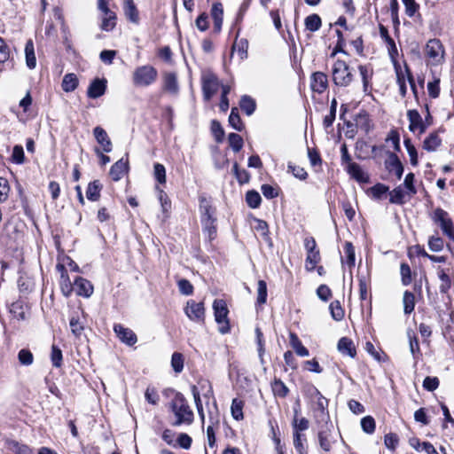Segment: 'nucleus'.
I'll list each match as a JSON object with an SVG mask.
<instances>
[{"label": "nucleus", "mask_w": 454, "mask_h": 454, "mask_svg": "<svg viewBox=\"0 0 454 454\" xmlns=\"http://www.w3.org/2000/svg\"><path fill=\"white\" fill-rule=\"evenodd\" d=\"M124 12H125L127 19L129 21H131L135 24L138 23V21H139L138 11L132 0H127L125 2Z\"/></svg>", "instance_id": "nucleus-34"}, {"label": "nucleus", "mask_w": 454, "mask_h": 454, "mask_svg": "<svg viewBox=\"0 0 454 454\" xmlns=\"http://www.w3.org/2000/svg\"><path fill=\"white\" fill-rule=\"evenodd\" d=\"M177 286L179 292L184 295H192L193 294V286L192 283L185 279L182 278L177 281Z\"/></svg>", "instance_id": "nucleus-59"}, {"label": "nucleus", "mask_w": 454, "mask_h": 454, "mask_svg": "<svg viewBox=\"0 0 454 454\" xmlns=\"http://www.w3.org/2000/svg\"><path fill=\"white\" fill-rule=\"evenodd\" d=\"M228 142L235 153H239L244 145L242 137L237 133H230L228 136Z\"/></svg>", "instance_id": "nucleus-45"}, {"label": "nucleus", "mask_w": 454, "mask_h": 454, "mask_svg": "<svg viewBox=\"0 0 454 454\" xmlns=\"http://www.w3.org/2000/svg\"><path fill=\"white\" fill-rule=\"evenodd\" d=\"M239 106L242 111L247 114V115H251L255 111L256 104L251 97L244 95L241 97Z\"/></svg>", "instance_id": "nucleus-40"}, {"label": "nucleus", "mask_w": 454, "mask_h": 454, "mask_svg": "<svg viewBox=\"0 0 454 454\" xmlns=\"http://www.w3.org/2000/svg\"><path fill=\"white\" fill-rule=\"evenodd\" d=\"M163 90L173 95H176L179 91L177 77L175 73H165L163 75Z\"/></svg>", "instance_id": "nucleus-21"}, {"label": "nucleus", "mask_w": 454, "mask_h": 454, "mask_svg": "<svg viewBox=\"0 0 454 454\" xmlns=\"http://www.w3.org/2000/svg\"><path fill=\"white\" fill-rule=\"evenodd\" d=\"M294 417L293 419L294 433H301L309 428V422L306 418L298 419L299 410L294 408Z\"/></svg>", "instance_id": "nucleus-36"}, {"label": "nucleus", "mask_w": 454, "mask_h": 454, "mask_svg": "<svg viewBox=\"0 0 454 454\" xmlns=\"http://www.w3.org/2000/svg\"><path fill=\"white\" fill-rule=\"evenodd\" d=\"M114 331L119 340L129 346H133L137 341L136 333L131 329L126 328L121 324H115L114 325Z\"/></svg>", "instance_id": "nucleus-12"}, {"label": "nucleus", "mask_w": 454, "mask_h": 454, "mask_svg": "<svg viewBox=\"0 0 454 454\" xmlns=\"http://www.w3.org/2000/svg\"><path fill=\"white\" fill-rule=\"evenodd\" d=\"M106 90V80L95 78L89 85L87 96L90 98H98L103 96Z\"/></svg>", "instance_id": "nucleus-15"}, {"label": "nucleus", "mask_w": 454, "mask_h": 454, "mask_svg": "<svg viewBox=\"0 0 454 454\" xmlns=\"http://www.w3.org/2000/svg\"><path fill=\"white\" fill-rule=\"evenodd\" d=\"M62 351L56 345L51 346V360L52 365L56 368H59L62 365Z\"/></svg>", "instance_id": "nucleus-52"}, {"label": "nucleus", "mask_w": 454, "mask_h": 454, "mask_svg": "<svg viewBox=\"0 0 454 454\" xmlns=\"http://www.w3.org/2000/svg\"><path fill=\"white\" fill-rule=\"evenodd\" d=\"M304 247L308 254L306 258V269L308 270H313L321 259L315 239L312 237L306 238Z\"/></svg>", "instance_id": "nucleus-7"}, {"label": "nucleus", "mask_w": 454, "mask_h": 454, "mask_svg": "<svg viewBox=\"0 0 454 454\" xmlns=\"http://www.w3.org/2000/svg\"><path fill=\"white\" fill-rule=\"evenodd\" d=\"M444 241L441 237L431 236L428 239L429 249L433 252H440L442 250Z\"/></svg>", "instance_id": "nucleus-56"}, {"label": "nucleus", "mask_w": 454, "mask_h": 454, "mask_svg": "<svg viewBox=\"0 0 454 454\" xmlns=\"http://www.w3.org/2000/svg\"><path fill=\"white\" fill-rule=\"evenodd\" d=\"M267 301V284L264 280H259L257 286V303L262 305Z\"/></svg>", "instance_id": "nucleus-53"}, {"label": "nucleus", "mask_w": 454, "mask_h": 454, "mask_svg": "<svg viewBox=\"0 0 454 454\" xmlns=\"http://www.w3.org/2000/svg\"><path fill=\"white\" fill-rule=\"evenodd\" d=\"M216 219H205L201 220L202 229L207 234L208 239L212 240L216 235Z\"/></svg>", "instance_id": "nucleus-41"}, {"label": "nucleus", "mask_w": 454, "mask_h": 454, "mask_svg": "<svg viewBox=\"0 0 454 454\" xmlns=\"http://www.w3.org/2000/svg\"><path fill=\"white\" fill-rule=\"evenodd\" d=\"M18 359L20 364L29 366L34 362V356L30 350L22 348L18 353Z\"/></svg>", "instance_id": "nucleus-48"}, {"label": "nucleus", "mask_w": 454, "mask_h": 454, "mask_svg": "<svg viewBox=\"0 0 454 454\" xmlns=\"http://www.w3.org/2000/svg\"><path fill=\"white\" fill-rule=\"evenodd\" d=\"M171 366L175 372L180 373L184 369V356L181 353L175 352L171 357Z\"/></svg>", "instance_id": "nucleus-51"}, {"label": "nucleus", "mask_w": 454, "mask_h": 454, "mask_svg": "<svg viewBox=\"0 0 454 454\" xmlns=\"http://www.w3.org/2000/svg\"><path fill=\"white\" fill-rule=\"evenodd\" d=\"M380 35L387 44L389 56L391 59H395L398 55L397 47L394 39L389 35L387 28L383 25H380Z\"/></svg>", "instance_id": "nucleus-23"}, {"label": "nucleus", "mask_w": 454, "mask_h": 454, "mask_svg": "<svg viewBox=\"0 0 454 454\" xmlns=\"http://www.w3.org/2000/svg\"><path fill=\"white\" fill-rule=\"evenodd\" d=\"M402 2L404 5L406 15L409 17H413L418 12L419 5L416 3L415 0H402Z\"/></svg>", "instance_id": "nucleus-62"}, {"label": "nucleus", "mask_w": 454, "mask_h": 454, "mask_svg": "<svg viewBox=\"0 0 454 454\" xmlns=\"http://www.w3.org/2000/svg\"><path fill=\"white\" fill-rule=\"evenodd\" d=\"M158 78V71L151 65L137 67L132 74V82L137 87H148Z\"/></svg>", "instance_id": "nucleus-2"}, {"label": "nucleus", "mask_w": 454, "mask_h": 454, "mask_svg": "<svg viewBox=\"0 0 454 454\" xmlns=\"http://www.w3.org/2000/svg\"><path fill=\"white\" fill-rule=\"evenodd\" d=\"M442 144V139L436 131L432 132L423 142V149L427 152H434Z\"/></svg>", "instance_id": "nucleus-29"}, {"label": "nucleus", "mask_w": 454, "mask_h": 454, "mask_svg": "<svg viewBox=\"0 0 454 454\" xmlns=\"http://www.w3.org/2000/svg\"><path fill=\"white\" fill-rule=\"evenodd\" d=\"M153 175L158 183L161 184L166 183V168L162 164L154 163Z\"/></svg>", "instance_id": "nucleus-55"}, {"label": "nucleus", "mask_w": 454, "mask_h": 454, "mask_svg": "<svg viewBox=\"0 0 454 454\" xmlns=\"http://www.w3.org/2000/svg\"><path fill=\"white\" fill-rule=\"evenodd\" d=\"M425 54L432 64L441 63L444 54L441 41L439 39H430L426 44Z\"/></svg>", "instance_id": "nucleus-8"}, {"label": "nucleus", "mask_w": 454, "mask_h": 454, "mask_svg": "<svg viewBox=\"0 0 454 454\" xmlns=\"http://www.w3.org/2000/svg\"><path fill=\"white\" fill-rule=\"evenodd\" d=\"M403 143H404V146L407 150V153L410 156L411 164L412 166H417L418 165V153H417L415 146L412 145L410 138H405Z\"/></svg>", "instance_id": "nucleus-49"}, {"label": "nucleus", "mask_w": 454, "mask_h": 454, "mask_svg": "<svg viewBox=\"0 0 454 454\" xmlns=\"http://www.w3.org/2000/svg\"><path fill=\"white\" fill-rule=\"evenodd\" d=\"M309 393L310 397L317 400L315 416L317 425H320L324 422H330V416L328 412V399L325 398L315 386L309 387Z\"/></svg>", "instance_id": "nucleus-3"}, {"label": "nucleus", "mask_w": 454, "mask_h": 454, "mask_svg": "<svg viewBox=\"0 0 454 454\" xmlns=\"http://www.w3.org/2000/svg\"><path fill=\"white\" fill-rule=\"evenodd\" d=\"M270 385L276 397L285 398L290 392L287 386L279 378L275 377Z\"/></svg>", "instance_id": "nucleus-28"}, {"label": "nucleus", "mask_w": 454, "mask_h": 454, "mask_svg": "<svg viewBox=\"0 0 454 454\" xmlns=\"http://www.w3.org/2000/svg\"><path fill=\"white\" fill-rule=\"evenodd\" d=\"M289 337L290 344L298 356H308L309 355L308 348L302 345L301 341L294 333H290Z\"/></svg>", "instance_id": "nucleus-33"}, {"label": "nucleus", "mask_w": 454, "mask_h": 454, "mask_svg": "<svg viewBox=\"0 0 454 454\" xmlns=\"http://www.w3.org/2000/svg\"><path fill=\"white\" fill-rule=\"evenodd\" d=\"M407 118L410 121V131L415 132L419 129V133L422 134L427 130V124L423 121L421 115L417 110H409L407 112Z\"/></svg>", "instance_id": "nucleus-14"}, {"label": "nucleus", "mask_w": 454, "mask_h": 454, "mask_svg": "<svg viewBox=\"0 0 454 454\" xmlns=\"http://www.w3.org/2000/svg\"><path fill=\"white\" fill-rule=\"evenodd\" d=\"M385 168L387 171L395 172L397 179H401L403 174V166L395 153L387 152V159L385 160Z\"/></svg>", "instance_id": "nucleus-13"}, {"label": "nucleus", "mask_w": 454, "mask_h": 454, "mask_svg": "<svg viewBox=\"0 0 454 454\" xmlns=\"http://www.w3.org/2000/svg\"><path fill=\"white\" fill-rule=\"evenodd\" d=\"M333 81L337 86L347 87L353 81V74L348 65L340 59H337L333 67Z\"/></svg>", "instance_id": "nucleus-4"}, {"label": "nucleus", "mask_w": 454, "mask_h": 454, "mask_svg": "<svg viewBox=\"0 0 454 454\" xmlns=\"http://www.w3.org/2000/svg\"><path fill=\"white\" fill-rule=\"evenodd\" d=\"M361 427L366 434H372L375 431V420L372 416H365L361 419Z\"/></svg>", "instance_id": "nucleus-57"}, {"label": "nucleus", "mask_w": 454, "mask_h": 454, "mask_svg": "<svg viewBox=\"0 0 454 454\" xmlns=\"http://www.w3.org/2000/svg\"><path fill=\"white\" fill-rule=\"evenodd\" d=\"M215 319L217 324L221 325L219 332L225 334L230 332V323L228 319L229 309L225 301L222 299L215 300L213 303Z\"/></svg>", "instance_id": "nucleus-5"}, {"label": "nucleus", "mask_w": 454, "mask_h": 454, "mask_svg": "<svg viewBox=\"0 0 454 454\" xmlns=\"http://www.w3.org/2000/svg\"><path fill=\"white\" fill-rule=\"evenodd\" d=\"M200 220L216 219L215 217V208L213 207L211 200L205 196L200 197Z\"/></svg>", "instance_id": "nucleus-20"}, {"label": "nucleus", "mask_w": 454, "mask_h": 454, "mask_svg": "<svg viewBox=\"0 0 454 454\" xmlns=\"http://www.w3.org/2000/svg\"><path fill=\"white\" fill-rule=\"evenodd\" d=\"M104 12V18L101 23V29L105 31H111L116 25V14L110 9L108 11H102Z\"/></svg>", "instance_id": "nucleus-32"}, {"label": "nucleus", "mask_w": 454, "mask_h": 454, "mask_svg": "<svg viewBox=\"0 0 454 454\" xmlns=\"http://www.w3.org/2000/svg\"><path fill=\"white\" fill-rule=\"evenodd\" d=\"M338 350L342 355H347L352 358H354L356 355V350L353 341L347 337H342L339 340Z\"/></svg>", "instance_id": "nucleus-24"}, {"label": "nucleus", "mask_w": 454, "mask_h": 454, "mask_svg": "<svg viewBox=\"0 0 454 454\" xmlns=\"http://www.w3.org/2000/svg\"><path fill=\"white\" fill-rule=\"evenodd\" d=\"M27 305L22 301H16L10 306V312L19 320H25L27 318Z\"/></svg>", "instance_id": "nucleus-26"}, {"label": "nucleus", "mask_w": 454, "mask_h": 454, "mask_svg": "<svg viewBox=\"0 0 454 454\" xmlns=\"http://www.w3.org/2000/svg\"><path fill=\"white\" fill-rule=\"evenodd\" d=\"M432 220L440 225L443 234L448 236L450 239L454 240L453 222L449 216L447 211L441 207L435 208L432 215Z\"/></svg>", "instance_id": "nucleus-6"}, {"label": "nucleus", "mask_w": 454, "mask_h": 454, "mask_svg": "<svg viewBox=\"0 0 454 454\" xmlns=\"http://www.w3.org/2000/svg\"><path fill=\"white\" fill-rule=\"evenodd\" d=\"M332 317L336 321H340L344 317V310L340 301H334L329 306Z\"/></svg>", "instance_id": "nucleus-50"}, {"label": "nucleus", "mask_w": 454, "mask_h": 454, "mask_svg": "<svg viewBox=\"0 0 454 454\" xmlns=\"http://www.w3.org/2000/svg\"><path fill=\"white\" fill-rule=\"evenodd\" d=\"M26 63L29 69H33L36 66V58L35 55V49L33 41L30 39L25 45Z\"/></svg>", "instance_id": "nucleus-35"}, {"label": "nucleus", "mask_w": 454, "mask_h": 454, "mask_svg": "<svg viewBox=\"0 0 454 454\" xmlns=\"http://www.w3.org/2000/svg\"><path fill=\"white\" fill-rule=\"evenodd\" d=\"M76 294L83 297H90L93 294V286L91 283L82 278L77 277L74 283Z\"/></svg>", "instance_id": "nucleus-19"}, {"label": "nucleus", "mask_w": 454, "mask_h": 454, "mask_svg": "<svg viewBox=\"0 0 454 454\" xmlns=\"http://www.w3.org/2000/svg\"><path fill=\"white\" fill-rule=\"evenodd\" d=\"M348 174L359 183H368L369 176L364 172L359 164L353 162L348 165Z\"/></svg>", "instance_id": "nucleus-25"}, {"label": "nucleus", "mask_w": 454, "mask_h": 454, "mask_svg": "<svg viewBox=\"0 0 454 454\" xmlns=\"http://www.w3.org/2000/svg\"><path fill=\"white\" fill-rule=\"evenodd\" d=\"M228 121L230 126H231L234 129L238 131H242L245 128L237 107L231 108Z\"/></svg>", "instance_id": "nucleus-39"}, {"label": "nucleus", "mask_w": 454, "mask_h": 454, "mask_svg": "<svg viewBox=\"0 0 454 454\" xmlns=\"http://www.w3.org/2000/svg\"><path fill=\"white\" fill-rule=\"evenodd\" d=\"M93 135L97 142L101 145L104 153H110L113 150V144L106 131L100 126H97L93 129Z\"/></svg>", "instance_id": "nucleus-16"}, {"label": "nucleus", "mask_w": 454, "mask_h": 454, "mask_svg": "<svg viewBox=\"0 0 454 454\" xmlns=\"http://www.w3.org/2000/svg\"><path fill=\"white\" fill-rule=\"evenodd\" d=\"M244 403L241 400L234 398L231 402V411L234 419L242 420L244 419L243 414Z\"/></svg>", "instance_id": "nucleus-42"}, {"label": "nucleus", "mask_w": 454, "mask_h": 454, "mask_svg": "<svg viewBox=\"0 0 454 454\" xmlns=\"http://www.w3.org/2000/svg\"><path fill=\"white\" fill-rule=\"evenodd\" d=\"M414 179H415L414 174L409 173L406 175L404 181H403V185L408 191L407 193L411 196L415 195L417 193V189L414 185Z\"/></svg>", "instance_id": "nucleus-60"}, {"label": "nucleus", "mask_w": 454, "mask_h": 454, "mask_svg": "<svg viewBox=\"0 0 454 454\" xmlns=\"http://www.w3.org/2000/svg\"><path fill=\"white\" fill-rule=\"evenodd\" d=\"M335 33L338 37V41L336 43L335 47L333 48V52L331 53V57H334L339 52L347 54V52L343 49V47L345 45V40H344L342 32L340 30L337 29L335 31Z\"/></svg>", "instance_id": "nucleus-58"}, {"label": "nucleus", "mask_w": 454, "mask_h": 454, "mask_svg": "<svg viewBox=\"0 0 454 454\" xmlns=\"http://www.w3.org/2000/svg\"><path fill=\"white\" fill-rule=\"evenodd\" d=\"M11 450L15 454H34L32 449H30L27 445L20 444L17 442H13Z\"/></svg>", "instance_id": "nucleus-64"}, {"label": "nucleus", "mask_w": 454, "mask_h": 454, "mask_svg": "<svg viewBox=\"0 0 454 454\" xmlns=\"http://www.w3.org/2000/svg\"><path fill=\"white\" fill-rule=\"evenodd\" d=\"M211 131L212 134L217 143H222L224 139V130L221 125V123L216 121L213 120L211 122Z\"/></svg>", "instance_id": "nucleus-47"}, {"label": "nucleus", "mask_w": 454, "mask_h": 454, "mask_svg": "<svg viewBox=\"0 0 454 454\" xmlns=\"http://www.w3.org/2000/svg\"><path fill=\"white\" fill-rule=\"evenodd\" d=\"M403 310L405 314H411L415 308V296L410 291H405L403 298Z\"/></svg>", "instance_id": "nucleus-44"}, {"label": "nucleus", "mask_w": 454, "mask_h": 454, "mask_svg": "<svg viewBox=\"0 0 454 454\" xmlns=\"http://www.w3.org/2000/svg\"><path fill=\"white\" fill-rule=\"evenodd\" d=\"M402 276V283L404 286H408L411 282V268L407 263H402L400 268Z\"/></svg>", "instance_id": "nucleus-63"}, {"label": "nucleus", "mask_w": 454, "mask_h": 454, "mask_svg": "<svg viewBox=\"0 0 454 454\" xmlns=\"http://www.w3.org/2000/svg\"><path fill=\"white\" fill-rule=\"evenodd\" d=\"M246 201L251 208H257L262 202V198L256 191H248L246 194Z\"/></svg>", "instance_id": "nucleus-46"}, {"label": "nucleus", "mask_w": 454, "mask_h": 454, "mask_svg": "<svg viewBox=\"0 0 454 454\" xmlns=\"http://www.w3.org/2000/svg\"><path fill=\"white\" fill-rule=\"evenodd\" d=\"M388 186L379 183L370 188V192L375 200H380L382 196L388 192Z\"/></svg>", "instance_id": "nucleus-54"}, {"label": "nucleus", "mask_w": 454, "mask_h": 454, "mask_svg": "<svg viewBox=\"0 0 454 454\" xmlns=\"http://www.w3.org/2000/svg\"><path fill=\"white\" fill-rule=\"evenodd\" d=\"M57 270L60 272V289L64 296L68 297L74 288V286L70 281L67 271L63 264H57Z\"/></svg>", "instance_id": "nucleus-17"}, {"label": "nucleus", "mask_w": 454, "mask_h": 454, "mask_svg": "<svg viewBox=\"0 0 454 454\" xmlns=\"http://www.w3.org/2000/svg\"><path fill=\"white\" fill-rule=\"evenodd\" d=\"M407 337L409 339V346H410V351L413 356V359L415 361V364L418 362V360L422 356V353L420 351L419 343L418 337L416 336V333L411 329L407 330Z\"/></svg>", "instance_id": "nucleus-22"}, {"label": "nucleus", "mask_w": 454, "mask_h": 454, "mask_svg": "<svg viewBox=\"0 0 454 454\" xmlns=\"http://www.w3.org/2000/svg\"><path fill=\"white\" fill-rule=\"evenodd\" d=\"M218 88L219 82L214 74L208 73L202 76V93L204 100L209 101L217 92Z\"/></svg>", "instance_id": "nucleus-11"}, {"label": "nucleus", "mask_w": 454, "mask_h": 454, "mask_svg": "<svg viewBox=\"0 0 454 454\" xmlns=\"http://www.w3.org/2000/svg\"><path fill=\"white\" fill-rule=\"evenodd\" d=\"M318 432H317V438L320 448L324 451H330L332 449V431L333 428V426L332 422H324L320 425H317Z\"/></svg>", "instance_id": "nucleus-9"}, {"label": "nucleus", "mask_w": 454, "mask_h": 454, "mask_svg": "<svg viewBox=\"0 0 454 454\" xmlns=\"http://www.w3.org/2000/svg\"><path fill=\"white\" fill-rule=\"evenodd\" d=\"M389 202L396 205H403L406 200L404 199L405 192L402 185H398L392 192H389Z\"/></svg>", "instance_id": "nucleus-38"}, {"label": "nucleus", "mask_w": 454, "mask_h": 454, "mask_svg": "<svg viewBox=\"0 0 454 454\" xmlns=\"http://www.w3.org/2000/svg\"><path fill=\"white\" fill-rule=\"evenodd\" d=\"M102 184L98 180L90 182L86 190V197L90 201H98L100 198Z\"/></svg>", "instance_id": "nucleus-31"}, {"label": "nucleus", "mask_w": 454, "mask_h": 454, "mask_svg": "<svg viewBox=\"0 0 454 454\" xmlns=\"http://www.w3.org/2000/svg\"><path fill=\"white\" fill-rule=\"evenodd\" d=\"M171 411L176 417V420L173 423V426L177 427L182 424L190 425L192 423L194 415L191 410L188 403L181 393H176L171 402Z\"/></svg>", "instance_id": "nucleus-1"}, {"label": "nucleus", "mask_w": 454, "mask_h": 454, "mask_svg": "<svg viewBox=\"0 0 454 454\" xmlns=\"http://www.w3.org/2000/svg\"><path fill=\"white\" fill-rule=\"evenodd\" d=\"M78 84L79 81L76 74L69 73L63 77L61 87L65 92H72L78 87Z\"/></svg>", "instance_id": "nucleus-30"}, {"label": "nucleus", "mask_w": 454, "mask_h": 454, "mask_svg": "<svg viewBox=\"0 0 454 454\" xmlns=\"http://www.w3.org/2000/svg\"><path fill=\"white\" fill-rule=\"evenodd\" d=\"M128 162L123 159L117 160L110 168L109 175L114 181H119L127 171Z\"/></svg>", "instance_id": "nucleus-27"}, {"label": "nucleus", "mask_w": 454, "mask_h": 454, "mask_svg": "<svg viewBox=\"0 0 454 454\" xmlns=\"http://www.w3.org/2000/svg\"><path fill=\"white\" fill-rule=\"evenodd\" d=\"M25 155L23 147L17 145L12 149V160L16 164H22L24 162Z\"/></svg>", "instance_id": "nucleus-61"}, {"label": "nucleus", "mask_w": 454, "mask_h": 454, "mask_svg": "<svg viewBox=\"0 0 454 454\" xmlns=\"http://www.w3.org/2000/svg\"><path fill=\"white\" fill-rule=\"evenodd\" d=\"M305 27L306 29L316 32L317 31L321 26H322V20L318 14L313 13L306 17L305 19Z\"/></svg>", "instance_id": "nucleus-37"}, {"label": "nucleus", "mask_w": 454, "mask_h": 454, "mask_svg": "<svg viewBox=\"0 0 454 454\" xmlns=\"http://www.w3.org/2000/svg\"><path fill=\"white\" fill-rule=\"evenodd\" d=\"M310 86L313 91L324 92L328 86L327 75L323 72H315L311 75Z\"/></svg>", "instance_id": "nucleus-18"}, {"label": "nucleus", "mask_w": 454, "mask_h": 454, "mask_svg": "<svg viewBox=\"0 0 454 454\" xmlns=\"http://www.w3.org/2000/svg\"><path fill=\"white\" fill-rule=\"evenodd\" d=\"M358 70L362 77L364 91L367 93L369 91V82L372 78V73L368 67V66L365 65H360L358 67Z\"/></svg>", "instance_id": "nucleus-43"}, {"label": "nucleus", "mask_w": 454, "mask_h": 454, "mask_svg": "<svg viewBox=\"0 0 454 454\" xmlns=\"http://www.w3.org/2000/svg\"><path fill=\"white\" fill-rule=\"evenodd\" d=\"M184 313L193 322L200 324H204L205 322V308L202 301L196 302L193 300H189L186 302Z\"/></svg>", "instance_id": "nucleus-10"}]
</instances>
